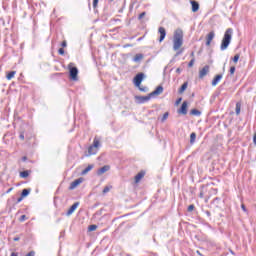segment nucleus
<instances>
[{
  "label": "nucleus",
  "instance_id": "27",
  "mask_svg": "<svg viewBox=\"0 0 256 256\" xmlns=\"http://www.w3.org/2000/svg\"><path fill=\"white\" fill-rule=\"evenodd\" d=\"M99 145H100L99 140L94 139L93 144H92V147H94V148H96V149H99Z\"/></svg>",
  "mask_w": 256,
  "mask_h": 256
},
{
  "label": "nucleus",
  "instance_id": "10",
  "mask_svg": "<svg viewBox=\"0 0 256 256\" xmlns=\"http://www.w3.org/2000/svg\"><path fill=\"white\" fill-rule=\"evenodd\" d=\"M221 79H223V74H217L212 80V83H211L212 87H217Z\"/></svg>",
  "mask_w": 256,
  "mask_h": 256
},
{
  "label": "nucleus",
  "instance_id": "19",
  "mask_svg": "<svg viewBox=\"0 0 256 256\" xmlns=\"http://www.w3.org/2000/svg\"><path fill=\"white\" fill-rule=\"evenodd\" d=\"M30 193H31V188H24L20 196H22L25 199V197H29Z\"/></svg>",
  "mask_w": 256,
  "mask_h": 256
},
{
  "label": "nucleus",
  "instance_id": "21",
  "mask_svg": "<svg viewBox=\"0 0 256 256\" xmlns=\"http://www.w3.org/2000/svg\"><path fill=\"white\" fill-rule=\"evenodd\" d=\"M95 167L93 164H89L84 170H82L81 175H87Z\"/></svg>",
  "mask_w": 256,
  "mask_h": 256
},
{
  "label": "nucleus",
  "instance_id": "38",
  "mask_svg": "<svg viewBox=\"0 0 256 256\" xmlns=\"http://www.w3.org/2000/svg\"><path fill=\"white\" fill-rule=\"evenodd\" d=\"M194 64H195V58H192L188 63V67H193Z\"/></svg>",
  "mask_w": 256,
  "mask_h": 256
},
{
  "label": "nucleus",
  "instance_id": "34",
  "mask_svg": "<svg viewBox=\"0 0 256 256\" xmlns=\"http://www.w3.org/2000/svg\"><path fill=\"white\" fill-rule=\"evenodd\" d=\"M20 223H23V221H27V215H22L19 218Z\"/></svg>",
  "mask_w": 256,
  "mask_h": 256
},
{
  "label": "nucleus",
  "instance_id": "60",
  "mask_svg": "<svg viewBox=\"0 0 256 256\" xmlns=\"http://www.w3.org/2000/svg\"><path fill=\"white\" fill-rule=\"evenodd\" d=\"M110 1H113V0H110Z\"/></svg>",
  "mask_w": 256,
  "mask_h": 256
},
{
  "label": "nucleus",
  "instance_id": "5",
  "mask_svg": "<svg viewBox=\"0 0 256 256\" xmlns=\"http://www.w3.org/2000/svg\"><path fill=\"white\" fill-rule=\"evenodd\" d=\"M144 79H145V73L140 72L134 76L133 84L135 85V87H139L141 83H143Z\"/></svg>",
  "mask_w": 256,
  "mask_h": 256
},
{
  "label": "nucleus",
  "instance_id": "24",
  "mask_svg": "<svg viewBox=\"0 0 256 256\" xmlns=\"http://www.w3.org/2000/svg\"><path fill=\"white\" fill-rule=\"evenodd\" d=\"M235 113H236V115L241 114V102L236 103Z\"/></svg>",
  "mask_w": 256,
  "mask_h": 256
},
{
  "label": "nucleus",
  "instance_id": "22",
  "mask_svg": "<svg viewBox=\"0 0 256 256\" xmlns=\"http://www.w3.org/2000/svg\"><path fill=\"white\" fill-rule=\"evenodd\" d=\"M195 139H197V134L195 132H192L190 134V145H193L195 143Z\"/></svg>",
  "mask_w": 256,
  "mask_h": 256
},
{
  "label": "nucleus",
  "instance_id": "23",
  "mask_svg": "<svg viewBox=\"0 0 256 256\" xmlns=\"http://www.w3.org/2000/svg\"><path fill=\"white\" fill-rule=\"evenodd\" d=\"M17 72H15V71H10V72H8V74L6 75V79L8 80V81H11V79H13V77H15V74H16Z\"/></svg>",
  "mask_w": 256,
  "mask_h": 256
},
{
  "label": "nucleus",
  "instance_id": "16",
  "mask_svg": "<svg viewBox=\"0 0 256 256\" xmlns=\"http://www.w3.org/2000/svg\"><path fill=\"white\" fill-rule=\"evenodd\" d=\"M109 169H111V166L104 165L103 167H101L97 170V175H103L104 173H107V171H109Z\"/></svg>",
  "mask_w": 256,
  "mask_h": 256
},
{
  "label": "nucleus",
  "instance_id": "15",
  "mask_svg": "<svg viewBox=\"0 0 256 256\" xmlns=\"http://www.w3.org/2000/svg\"><path fill=\"white\" fill-rule=\"evenodd\" d=\"M98 151V148H95L91 145L88 147V153L86 154V157H91V155H97Z\"/></svg>",
  "mask_w": 256,
  "mask_h": 256
},
{
  "label": "nucleus",
  "instance_id": "48",
  "mask_svg": "<svg viewBox=\"0 0 256 256\" xmlns=\"http://www.w3.org/2000/svg\"><path fill=\"white\" fill-rule=\"evenodd\" d=\"M253 143L254 145H256V132L254 133V136H253Z\"/></svg>",
  "mask_w": 256,
  "mask_h": 256
},
{
  "label": "nucleus",
  "instance_id": "37",
  "mask_svg": "<svg viewBox=\"0 0 256 256\" xmlns=\"http://www.w3.org/2000/svg\"><path fill=\"white\" fill-rule=\"evenodd\" d=\"M241 209L244 213H249V210H247V207L245 206V204H241Z\"/></svg>",
  "mask_w": 256,
  "mask_h": 256
},
{
  "label": "nucleus",
  "instance_id": "12",
  "mask_svg": "<svg viewBox=\"0 0 256 256\" xmlns=\"http://www.w3.org/2000/svg\"><path fill=\"white\" fill-rule=\"evenodd\" d=\"M209 73V65H205L200 71H199V79H203Z\"/></svg>",
  "mask_w": 256,
  "mask_h": 256
},
{
  "label": "nucleus",
  "instance_id": "13",
  "mask_svg": "<svg viewBox=\"0 0 256 256\" xmlns=\"http://www.w3.org/2000/svg\"><path fill=\"white\" fill-rule=\"evenodd\" d=\"M187 105H188L187 101H184V102L181 104V107H180V109L178 110V113H179L180 115H187Z\"/></svg>",
  "mask_w": 256,
  "mask_h": 256
},
{
  "label": "nucleus",
  "instance_id": "47",
  "mask_svg": "<svg viewBox=\"0 0 256 256\" xmlns=\"http://www.w3.org/2000/svg\"><path fill=\"white\" fill-rule=\"evenodd\" d=\"M61 47H67V41H63V42L61 43Z\"/></svg>",
  "mask_w": 256,
  "mask_h": 256
},
{
  "label": "nucleus",
  "instance_id": "52",
  "mask_svg": "<svg viewBox=\"0 0 256 256\" xmlns=\"http://www.w3.org/2000/svg\"><path fill=\"white\" fill-rule=\"evenodd\" d=\"M21 160H22V161H27V156H23V157L21 158Z\"/></svg>",
  "mask_w": 256,
  "mask_h": 256
},
{
  "label": "nucleus",
  "instance_id": "46",
  "mask_svg": "<svg viewBox=\"0 0 256 256\" xmlns=\"http://www.w3.org/2000/svg\"><path fill=\"white\" fill-rule=\"evenodd\" d=\"M23 197L22 196H20L18 199H17V201H16V203H21V201H23Z\"/></svg>",
  "mask_w": 256,
  "mask_h": 256
},
{
  "label": "nucleus",
  "instance_id": "11",
  "mask_svg": "<svg viewBox=\"0 0 256 256\" xmlns=\"http://www.w3.org/2000/svg\"><path fill=\"white\" fill-rule=\"evenodd\" d=\"M143 59H145V55L143 53H138L132 58V61L134 63H141Z\"/></svg>",
  "mask_w": 256,
  "mask_h": 256
},
{
  "label": "nucleus",
  "instance_id": "50",
  "mask_svg": "<svg viewBox=\"0 0 256 256\" xmlns=\"http://www.w3.org/2000/svg\"><path fill=\"white\" fill-rule=\"evenodd\" d=\"M10 256H19V253H17V252H12Z\"/></svg>",
  "mask_w": 256,
  "mask_h": 256
},
{
  "label": "nucleus",
  "instance_id": "29",
  "mask_svg": "<svg viewBox=\"0 0 256 256\" xmlns=\"http://www.w3.org/2000/svg\"><path fill=\"white\" fill-rule=\"evenodd\" d=\"M187 211L188 213H193V211H195V205L194 204L189 205L187 208Z\"/></svg>",
  "mask_w": 256,
  "mask_h": 256
},
{
  "label": "nucleus",
  "instance_id": "56",
  "mask_svg": "<svg viewBox=\"0 0 256 256\" xmlns=\"http://www.w3.org/2000/svg\"><path fill=\"white\" fill-rule=\"evenodd\" d=\"M205 225H207V227H211V225L209 223H205Z\"/></svg>",
  "mask_w": 256,
  "mask_h": 256
},
{
  "label": "nucleus",
  "instance_id": "32",
  "mask_svg": "<svg viewBox=\"0 0 256 256\" xmlns=\"http://www.w3.org/2000/svg\"><path fill=\"white\" fill-rule=\"evenodd\" d=\"M139 91H141L142 93H147V91H149V88L147 87H141V85L138 87Z\"/></svg>",
  "mask_w": 256,
  "mask_h": 256
},
{
  "label": "nucleus",
  "instance_id": "2",
  "mask_svg": "<svg viewBox=\"0 0 256 256\" xmlns=\"http://www.w3.org/2000/svg\"><path fill=\"white\" fill-rule=\"evenodd\" d=\"M183 46V30L178 28L174 32L173 37V51H179Z\"/></svg>",
  "mask_w": 256,
  "mask_h": 256
},
{
  "label": "nucleus",
  "instance_id": "1",
  "mask_svg": "<svg viewBox=\"0 0 256 256\" xmlns=\"http://www.w3.org/2000/svg\"><path fill=\"white\" fill-rule=\"evenodd\" d=\"M161 93H163V86H158L154 91L146 96H135V101L138 105H143V103H148V101H151V99H154L157 95H161Z\"/></svg>",
  "mask_w": 256,
  "mask_h": 256
},
{
  "label": "nucleus",
  "instance_id": "20",
  "mask_svg": "<svg viewBox=\"0 0 256 256\" xmlns=\"http://www.w3.org/2000/svg\"><path fill=\"white\" fill-rule=\"evenodd\" d=\"M29 175H31V170H24V171L20 172L21 179H27V177H29Z\"/></svg>",
  "mask_w": 256,
  "mask_h": 256
},
{
  "label": "nucleus",
  "instance_id": "40",
  "mask_svg": "<svg viewBox=\"0 0 256 256\" xmlns=\"http://www.w3.org/2000/svg\"><path fill=\"white\" fill-rule=\"evenodd\" d=\"M58 53H59L60 55H65V49L59 48V49H58Z\"/></svg>",
  "mask_w": 256,
  "mask_h": 256
},
{
  "label": "nucleus",
  "instance_id": "44",
  "mask_svg": "<svg viewBox=\"0 0 256 256\" xmlns=\"http://www.w3.org/2000/svg\"><path fill=\"white\" fill-rule=\"evenodd\" d=\"M204 213H205V215H207V217H211V211L206 210V211H204Z\"/></svg>",
  "mask_w": 256,
  "mask_h": 256
},
{
  "label": "nucleus",
  "instance_id": "31",
  "mask_svg": "<svg viewBox=\"0 0 256 256\" xmlns=\"http://www.w3.org/2000/svg\"><path fill=\"white\" fill-rule=\"evenodd\" d=\"M240 57H241V56H240L239 54H236V55L232 58L233 63H238Z\"/></svg>",
  "mask_w": 256,
  "mask_h": 256
},
{
  "label": "nucleus",
  "instance_id": "9",
  "mask_svg": "<svg viewBox=\"0 0 256 256\" xmlns=\"http://www.w3.org/2000/svg\"><path fill=\"white\" fill-rule=\"evenodd\" d=\"M213 39H215V32L210 31L206 36V47H209V45H211V41H213Z\"/></svg>",
  "mask_w": 256,
  "mask_h": 256
},
{
  "label": "nucleus",
  "instance_id": "17",
  "mask_svg": "<svg viewBox=\"0 0 256 256\" xmlns=\"http://www.w3.org/2000/svg\"><path fill=\"white\" fill-rule=\"evenodd\" d=\"M143 177H145V171L142 170L134 177V183H140Z\"/></svg>",
  "mask_w": 256,
  "mask_h": 256
},
{
  "label": "nucleus",
  "instance_id": "45",
  "mask_svg": "<svg viewBox=\"0 0 256 256\" xmlns=\"http://www.w3.org/2000/svg\"><path fill=\"white\" fill-rule=\"evenodd\" d=\"M183 71V69H181V68H177L176 69V73L178 74V75H180V73Z\"/></svg>",
  "mask_w": 256,
  "mask_h": 256
},
{
  "label": "nucleus",
  "instance_id": "53",
  "mask_svg": "<svg viewBox=\"0 0 256 256\" xmlns=\"http://www.w3.org/2000/svg\"><path fill=\"white\" fill-rule=\"evenodd\" d=\"M197 255L199 256H204L203 254H201V252L199 250L196 251Z\"/></svg>",
  "mask_w": 256,
  "mask_h": 256
},
{
  "label": "nucleus",
  "instance_id": "8",
  "mask_svg": "<svg viewBox=\"0 0 256 256\" xmlns=\"http://www.w3.org/2000/svg\"><path fill=\"white\" fill-rule=\"evenodd\" d=\"M79 205H80L79 202H75L72 206H70V208L66 212V217H71V215L75 213V211L77 210V207H79Z\"/></svg>",
  "mask_w": 256,
  "mask_h": 256
},
{
  "label": "nucleus",
  "instance_id": "36",
  "mask_svg": "<svg viewBox=\"0 0 256 256\" xmlns=\"http://www.w3.org/2000/svg\"><path fill=\"white\" fill-rule=\"evenodd\" d=\"M235 70H236L235 66L230 67V70H229L230 75H235Z\"/></svg>",
  "mask_w": 256,
  "mask_h": 256
},
{
  "label": "nucleus",
  "instance_id": "54",
  "mask_svg": "<svg viewBox=\"0 0 256 256\" xmlns=\"http://www.w3.org/2000/svg\"><path fill=\"white\" fill-rule=\"evenodd\" d=\"M195 56V52H191V57H194Z\"/></svg>",
  "mask_w": 256,
  "mask_h": 256
},
{
  "label": "nucleus",
  "instance_id": "42",
  "mask_svg": "<svg viewBox=\"0 0 256 256\" xmlns=\"http://www.w3.org/2000/svg\"><path fill=\"white\" fill-rule=\"evenodd\" d=\"M19 139H21V141L25 139V134L23 132L19 134Z\"/></svg>",
  "mask_w": 256,
  "mask_h": 256
},
{
  "label": "nucleus",
  "instance_id": "43",
  "mask_svg": "<svg viewBox=\"0 0 256 256\" xmlns=\"http://www.w3.org/2000/svg\"><path fill=\"white\" fill-rule=\"evenodd\" d=\"M181 101H183V98H178L175 102V105H179L181 103Z\"/></svg>",
  "mask_w": 256,
  "mask_h": 256
},
{
  "label": "nucleus",
  "instance_id": "59",
  "mask_svg": "<svg viewBox=\"0 0 256 256\" xmlns=\"http://www.w3.org/2000/svg\"><path fill=\"white\" fill-rule=\"evenodd\" d=\"M164 71H167V67L164 68Z\"/></svg>",
  "mask_w": 256,
  "mask_h": 256
},
{
  "label": "nucleus",
  "instance_id": "3",
  "mask_svg": "<svg viewBox=\"0 0 256 256\" xmlns=\"http://www.w3.org/2000/svg\"><path fill=\"white\" fill-rule=\"evenodd\" d=\"M231 39H233V28H228L224 33L220 45V51H226V49L229 48V45H231Z\"/></svg>",
  "mask_w": 256,
  "mask_h": 256
},
{
  "label": "nucleus",
  "instance_id": "26",
  "mask_svg": "<svg viewBox=\"0 0 256 256\" xmlns=\"http://www.w3.org/2000/svg\"><path fill=\"white\" fill-rule=\"evenodd\" d=\"M88 231L89 232L97 231V225H95V224L89 225Z\"/></svg>",
  "mask_w": 256,
  "mask_h": 256
},
{
  "label": "nucleus",
  "instance_id": "25",
  "mask_svg": "<svg viewBox=\"0 0 256 256\" xmlns=\"http://www.w3.org/2000/svg\"><path fill=\"white\" fill-rule=\"evenodd\" d=\"M190 115H194L195 117H199L201 115V111H199L198 109H192L190 111Z\"/></svg>",
  "mask_w": 256,
  "mask_h": 256
},
{
  "label": "nucleus",
  "instance_id": "14",
  "mask_svg": "<svg viewBox=\"0 0 256 256\" xmlns=\"http://www.w3.org/2000/svg\"><path fill=\"white\" fill-rule=\"evenodd\" d=\"M190 5L192 7V13L199 11V2H197V0H190Z\"/></svg>",
  "mask_w": 256,
  "mask_h": 256
},
{
  "label": "nucleus",
  "instance_id": "49",
  "mask_svg": "<svg viewBox=\"0 0 256 256\" xmlns=\"http://www.w3.org/2000/svg\"><path fill=\"white\" fill-rule=\"evenodd\" d=\"M20 240H21V238L19 236H16L13 238V241H20Z\"/></svg>",
  "mask_w": 256,
  "mask_h": 256
},
{
  "label": "nucleus",
  "instance_id": "28",
  "mask_svg": "<svg viewBox=\"0 0 256 256\" xmlns=\"http://www.w3.org/2000/svg\"><path fill=\"white\" fill-rule=\"evenodd\" d=\"M205 188V185H202L200 187V193H199V197L200 199H203V197H205V194L203 193V189Z\"/></svg>",
  "mask_w": 256,
  "mask_h": 256
},
{
  "label": "nucleus",
  "instance_id": "55",
  "mask_svg": "<svg viewBox=\"0 0 256 256\" xmlns=\"http://www.w3.org/2000/svg\"><path fill=\"white\" fill-rule=\"evenodd\" d=\"M214 201H219V197L214 198Z\"/></svg>",
  "mask_w": 256,
  "mask_h": 256
},
{
  "label": "nucleus",
  "instance_id": "57",
  "mask_svg": "<svg viewBox=\"0 0 256 256\" xmlns=\"http://www.w3.org/2000/svg\"><path fill=\"white\" fill-rule=\"evenodd\" d=\"M230 253H231L232 255H235V252H233V250H231Z\"/></svg>",
  "mask_w": 256,
  "mask_h": 256
},
{
  "label": "nucleus",
  "instance_id": "6",
  "mask_svg": "<svg viewBox=\"0 0 256 256\" xmlns=\"http://www.w3.org/2000/svg\"><path fill=\"white\" fill-rule=\"evenodd\" d=\"M158 33L160 35L159 43H163V41H165V37H167V30H165V28L161 26L158 28Z\"/></svg>",
  "mask_w": 256,
  "mask_h": 256
},
{
  "label": "nucleus",
  "instance_id": "51",
  "mask_svg": "<svg viewBox=\"0 0 256 256\" xmlns=\"http://www.w3.org/2000/svg\"><path fill=\"white\" fill-rule=\"evenodd\" d=\"M12 191H13V187L9 188V189L6 191V193L9 194V193L12 192Z\"/></svg>",
  "mask_w": 256,
  "mask_h": 256
},
{
  "label": "nucleus",
  "instance_id": "35",
  "mask_svg": "<svg viewBox=\"0 0 256 256\" xmlns=\"http://www.w3.org/2000/svg\"><path fill=\"white\" fill-rule=\"evenodd\" d=\"M146 15H147V12H142L141 14H139L138 20L141 21V19H143V17H145Z\"/></svg>",
  "mask_w": 256,
  "mask_h": 256
},
{
  "label": "nucleus",
  "instance_id": "41",
  "mask_svg": "<svg viewBox=\"0 0 256 256\" xmlns=\"http://www.w3.org/2000/svg\"><path fill=\"white\" fill-rule=\"evenodd\" d=\"M184 49L182 48L181 50H179L178 52H176L175 57H179V55L183 54Z\"/></svg>",
  "mask_w": 256,
  "mask_h": 256
},
{
  "label": "nucleus",
  "instance_id": "18",
  "mask_svg": "<svg viewBox=\"0 0 256 256\" xmlns=\"http://www.w3.org/2000/svg\"><path fill=\"white\" fill-rule=\"evenodd\" d=\"M187 87H189V82H184L179 88L178 93L182 95V93H185V91H187Z\"/></svg>",
  "mask_w": 256,
  "mask_h": 256
},
{
  "label": "nucleus",
  "instance_id": "58",
  "mask_svg": "<svg viewBox=\"0 0 256 256\" xmlns=\"http://www.w3.org/2000/svg\"><path fill=\"white\" fill-rule=\"evenodd\" d=\"M143 38H138V41H141Z\"/></svg>",
  "mask_w": 256,
  "mask_h": 256
},
{
  "label": "nucleus",
  "instance_id": "30",
  "mask_svg": "<svg viewBox=\"0 0 256 256\" xmlns=\"http://www.w3.org/2000/svg\"><path fill=\"white\" fill-rule=\"evenodd\" d=\"M168 117H169V112L164 113L162 118H161L162 123L167 121Z\"/></svg>",
  "mask_w": 256,
  "mask_h": 256
},
{
  "label": "nucleus",
  "instance_id": "4",
  "mask_svg": "<svg viewBox=\"0 0 256 256\" xmlns=\"http://www.w3.org/2000/svg\"><path fill=\"white\" fill-rule=\"evenodd\" d=\"M70 81H79V69L75 66H69Z\"/></svg>",
  "mask_w": 256,
  "mask_h": 256
},
{
  "label": "nucleus",
  "instance_id": "33",
  "mask_svg": "<svg viewBox=\"0 0 256 256\" xmlns=\"http://www.w3.org/2000/svg\"><path fill=\"white\" fill-rule=\"evenodd\" d=\"M111 191V186H105L102 193L105 195V193H109Z\"/></svg>",
  "mask_w": 256,
  "mask_h": 256
},
{
  "label": "nucleus",
  "instance_id": "39",
  "mask_svg": "<svg viewBox=\"0 0 256 256\" xmlns=\"http://www.w3.org/2000/svg\"><path fill=\"white\" fill-rule=\"evenodd\" d=\"M97 5H99V0H93V8L96 9Z\"/></svg>",
  "mask_w": 256,
  "mask_h": 256
},
{
  "label": "nucleus",
  "instance_id": "7",
  "mask_svg": "<svg viewBox=\"0 0 256 256\" xmlns=\"http://www.w3.org/2000/svg\"><path fill=\"white\" fill-rule=\"evenodd\" d=\"M81 183H83V178H82V177H80V178L74 180V181L70 184L69 190H70V191H73V189H77V187H79V185H81Z\"/></svg>",
  "mask_w": 256,
  "mask_h": 256
}]
</instances>
